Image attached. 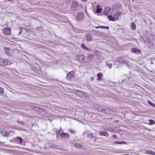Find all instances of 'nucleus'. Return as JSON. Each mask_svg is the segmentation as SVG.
<instances>
[{
    "instance_id": "nucleus-1",
    "label": "nucleus",
    "mask_w": 155,
    "mask_h": 155,
    "mask_svg": "<svg viewBox=\"0 0 155 155\" xmlns=\"http://www.w3.org/2000/svg\"><path fill=\"white\" fill-rule=\"evenodd\" d=\"M100 110L102 112L106 114H108L111 113L115 112L114 110L111 109L109 107L105 106L101 107Z\"/></svg>"
},
{
    "instance_id": "nucleus-2",
    "label": "nucleus",
    "mask_w": 155,
    "mask_h": 155,
    "mask_svg": "<svg viewBox=\"0 0 155 155\" xmlns=\"http://www.w3.org/2000/svg\"><path fill=\"white\" fill-rule=\"evenodd\" d=\"M75 93L77 95L83 99L88 98V94L82 91L76 90L75 91Z\"/></svg>"
},
{
    "instance_id": "nucleus-3",
    "label": "nucleus",
    "mask_w": 155,
    "mask_h": 155,
    "mask_svg": "<svg viewBox=\"0 0 155 155\" xmlns=\"http://www.w3.org/2000/svg\"><path fill=\"white\" fill-rule=\"evenodd\" d=\"M75 72L74 71H72L69 72L67 75V79L68 80L74 81L75 80L74 75Z\"/></svg>"
},
{
    "instance_id": "nucleus-4",
    "label": "nucleus",
    "mask_w": 155,
    "mask_h": 155,
    "mask_svg": "<svg viewBox=\"0 0 155 155\" xmlns=\"http://www.w3.org/2000/svg\"><path fill=\"white\" fill-rule=\"evenodd\" d=\"M84 14L83 12H79L77 14L76 20L78 21H81L84 19Z\"/></svg>"
},
{
    "instance_id": "nucleus-5",
    "label": "nucleus",
    "mask_w": 155,
    "mask_h": 155,
    "mask_svg": "<svg viewBox=\"0 0 155 155\" xmlns=\"http://www.w3.org/2000/svg\"><path fill=\"white\" fill-rule=\"evenodd\" d=\"M119 16L116 13L114 14L113 17L112 16L109 15L107 16V17L109 18V20L112 21H114L115 20H117Z\"/></svg>"
},
{
    "instance_id": "nucleus-6",
    "label": "nucleus",
    "mask_w": 155,
    "mask_h": 155,
    "mask_svg": "<svg viewBox=\"0 0 155 155\" xmlns=\"http://www.w3.org/2000/svg\"><path fill=\"white\" fill-rule=\"evenodd\" d=\"M12 141L15 143L21 144L22 143L23 139L20 137H15L12 140Z\"/></svg>"
},
{
    "instance_id": "nucleus-7",
    "label": "nucleus",
    "mask_w": 155,
    "mask_h": 155,
    "mask_svg": "<svg viewBox=\"0 0 155 155\" xmlns=\"http://www.w3.org/2000/svg\"><path fill=\"white\" fill-rule=\"evenodd\" d=\"M78 2L76 1L73 2L71 6V9L73 11H75L78 9Z\"/></svg>"
},
{
    "instance_id": "nucleus-8",
    "label": "nucleus",
    "mask_w": 155,
    "mask_h": 155,
    "mask_svg": "<svg viewBox=\"0 0 155 155\" xmlns=\"http://www.w3.org/2000/svg\"><path fill=\"white\" fill-rule=\"evenodd\" d=\"M98 135L99 136H104L106 137H108L109 134L105 130H101L100 132L98 133Z\"/></svg>"
},
{
    "instance_id": "nucleus-9",
    "label": "nucleus",
    "mask_w": 155,
    "mask_h": 155,
    "mask_svg": "<svg viewBox=\"0 0 155 155\" xmlns=\"http://www.w3.org/2000/svg\"><path fill=\"white\" fill-rule=\"evenodd\" d=\"M60 137L63 139H65L66 140L69 138L70 137L69 134L68 133H61L59 134Z\"/></svg>"
},
{
    "instance_id": "nucleus-10",
    "label": "nucleus",
    "mask_w": 155,
    "mask_h": 155,
    "mask_svg": "<svg viewBox=\"0 0 155 155\" xmlns=\"http://www.w3.org/2000/svg\"><path fill=\"white\" fill-rule=\"evenodd\" d=\"M111 12V8L109 7H106L104 9V13L105 16H108V14Z\"/></svg>"
},
{
    "instance_id": "nucleus-11",
    "label": "nucleus",
    "mask_w": 155,
    "mask_h": 155,
    "mask_svg": "<svg viewBox=\"0 0 155 155\" xmlns=\"http://www.w3.org/2000/svg\"><path fill=\"white\" fill-rule=\"evenodd\" d=\"M3 32L5 35H9L10 33L11 29L10 28H5L3 29Z\"/></svg>"
},
{
    "instance_id": "nucleus-12",
    "label": "nucleus",
    "mask_w": 155,
    "mask_h": 155,
    "mask_svg": "<svg viewBox=\"0 0 155 155\" xmlns=\"http://www.w3.org/2000/svg\"><path fill=\"white\" fill-rule=\"evenodd\" d=\"M31 109L35 110L37 112H39L42 111V109L40 107L35 106H32L31 107Z\"/></svg>"
},
{
    "instance_id": "nucleus-13",
    "label": "nucleus",
    "mask_w": 155,
    "mask_h": 155,
    "mask_svg": "<svg viewBox=\"0 0 155 155\" xmlns=\"http://www.w3.org/2000/svg\"><path fill=\"white\" fill-rule=\"evenodd\" d=\"M85 37L87 38L86 40L87 42H89L92 41L93 38L92 36L91 35L87 34L86 35Z\"/></svg>"
},
{
    "instance_id": "nucleus-14",
    "label": "nucleus",
    "mask_w": 155,
    "mask_h": 155,
    "mask_svg": "<svg viewBox=\"0 0 155 155\" xmlns=\"http://www.w3.org/2000/svg\"><path fill=\"white\" fill-rule=\"evenodd\" d=\"M131 51L136 54L140 53L141 52V51L140 49H136L134 48H131Z\"/></svg>"
},
{
    "instance_id": "nucleus-15",
    "label": "nucleus",
    "mask_w": 155,
    "mask_h": 155,
    "mask_svg": "<svg viewBox=\"0 0 155 155\" xmlns=\"http://www.w3.org/2000/svg\"><path fill=\"white\" fill-rule=\"evenodd\" d=\"M1 63L4 66H6L8 64V61L7 59H2L1 61Z\"/></svg>"
},
{
    "instance_id": "nucleus-16",
    "label": "nucleus",
    "mask_w": 155,
    "mask_h": 155,
    "mask_svg": "<svg viewBox=\"0 0 155 155\" xmlns=\"http://www.w3.org/2000/svg\"><path fill=\"white\" fill-rule=\"evenodd\" d=\"M97 79L98 81L102 80V78L103 76L102 73L101 72L98 73L97 74Z\"/></svg>"
},
{
    "instance_id": "nucleus-17",
    "label": "nucleus",
    "mask_w": 155,
    "mask_h": 155,
    "mask_svg": "<svg viewBox=\"0 0 155 155\" xmlns=\"http://www.w3.org/2000/svg\"><path fill=\"white\" fill-rule=\"evenodd\" d=\"M100 6L99 5H97V9L96 11V13H97L98 14L101 12L102 10V9L100 8Z\"/></svg>"
},
{
    "instance_id": "nucleus-18",
    "label": "nucleus",
    "mask_w": 155,
    "mask_h": 155,
    "mask_svg": "<svg viewBox=\"0 0 155 155\" xmlns=\"http://www.w3.org/2000/svg\"><path fill=\"white\" fill-rule=\"evenodd\" d=\"M145 153L150 154L151 155H155V152L150 150H146Z\"/></svg>"
},
{
    "instance_id": "nucleus-19",
    "label": "nucleus",
    "mask_w": 155,
    "mask_h": 155,
    "mask_svg": "<svg viewBox=\"0 0 155 155\" xmlns=\"http://www.w3.org/2000/svg\"><path fill=\"white\" fill-rule=\"evenodd\" d=\"M1 135L3 136L6 137L8 136V133H7L5 131H2L1 132Z\"/></svg>"
},
{
    "instance_id": "nucleus-20",
    "label": "nucleus",
    "mask_w": 155,
    "mask_h": 155,
    "mask_svg": "<svg viewBox=\"0 0 155 155\" xmlns=\"http://www.w3.org/2000/svg\"><path fill=\"white\" fill-rule=\"evenodd\" d=\"M74 147L80 149L81 148H82V146L81 145L78 144L77 143H76L74 145Z\"/></svg>"
},
{
    "instance_id": "nucleus-21",
    "label": "nucleus",
    "mask_w": 155,
    "mask_h": 155,
    "mask_svg": "<svg viewBox=\"0 0 155 155\" xmlns=\"http://www.w3.org/2000/svg\"><path fill=\"white\" fill-rule=\"evenodd\" d=\"M81 47L83 49L85 50H86L87 51H89L90 49L89 48H87V47H86L84 43H83L81 45Z\"/></svg>"
},
{
    "instance_id": "nucleus-22",
    "label": "nucleus",
    "mask_w": 155,
    "mask_h": 155,
    "mask_svg": "<svg viewBox=\"0 0 155 155\" xmlns=\"http://www.w3.org/2000/svg\"><path fill=\"white\" fill-rule=\"evenodd\" d=\"M131 26L133 30L135 29L136 28V25L134 23L131 24Z\"/></svg>"
},
{
    "instance_id": "nucleus-23",
    "label": "nucleus",
    "mask_w": 155,
    "mask_h": 155,
    "mask_svg": "<svg viewBox=\"0 0 155 155\" xmlns=\"http://www.w3.org/2000/svg\"><path fill=\"white\" fill-rule=\"evenodd\" d=\"M151 106H153V107H155V104L153 103L150 101H149L147 102Z\"/></svg>"
},
{
    "instance_id": "nucleus-24",
    "label": "nucleus",
    "mask_w": 155,
    "mask_h": 155,
    "mask_svg": "<svg viewBox=\"0 0 155 155\" xmlns=\"http://www.w3.org/2000/svg\"><path fill=\"white\" fill-rule=\"evenodd\" d=\"M88 137L91 138H94V134L92 133H89L88 134Z\"/></svg>"
},
{
    "instance_id": "nucleus-25",
    "label": "nucleus",
    "mask_w": 155,
    "mask_h": 155,
    "mask_svg": "<svg viewBox=\"0 0 155 155\" xmlns=\"http://www.w3.org/2000/svg\"><path fill=\"white\" fill-rule=\"evenodd\" d=\"M149 122H150L149 124L150 125H152L155 124V122L152 120H149Z\"/></svg>"
},
{
    "instance_id": "nucleus-26",
    "label": "nucleus",
    "mask_w": 155,
    "mask_h": 155,
    "mask_svg": "<svg viewBox=\"0 0 155 155\" xmlns=\"http://www.w3.org/2000/svg\"><path fill=\"white\" fill-rule=\"evenodd\" d=\"M4 90L3 88L0 87V95L1 96H2L3 95Z\"/></svg>"
},
{
    "instance_id": "nucleus-27",
    "label": "nucleus",
    "mask_w": 155,
    "mask_h": 155,
    "mask_svg": "<svg viewBox=\"0 0 155 155\" xmlns=\"http://www.w3.org/2000/svg\"><path fill=\"white\" fill-rule=\"evenodd\" d=\"M106 64L110 69L111 68L112 65L111 63L109 64L108 63V62H106Z\"/></svg>"
},
{
    "instance_id": "nucleus-28",
    "label": "nucleus",
    "mask_w": 155,
    "mask_h": 155,
    "mask_svg": "<svg viewBox=\"0 0 155 155\" xmlns=\"http://www.w3.org/2000/svg\"><path fill=\"white\" fill-rule=\"evenodd\" d=\"M68 132H69L71 134H74L75 133V131L72 129H69L68 130Z\"/></svg>"
},
{
    "instance_id": "nucleus-29",
    "label": "nucleus",
    "mask_w": 155,
    "mask_h": 155,
    "mask_svg": "<svg viewBox=\"0 0 155 155\" xmlns=\"http://www.w3.org/2000/svg\"><path fill=\"white\" fill-rule=\"evenodd\" d=\"M93 57V55L91 53L88 54L87 55V58L89 59H91Z\"/></svg>"
},
{
    "instance_id": "nucleus-30",
    "label": "nucleus",
    "mask_w": 155,
    "mask_h": 155,
    "mask_svg": "<svg viewBox=\"0 0 155 155\" xmlns=\"http://www.w3.org/2000/svg\"><path fill=\"white\" fill-rule=\"evenodd\" d=\"M100 28H104V29H109V28L106 26H100Z\"/></svg>"
},
{
    "instance_id": "nucleus-31",
    "label": "nucleus",
    "mask_w": 155,
    "mask_h": 155,
    "mask_svg": "<svg viewBox=\"0 0 155 155\" xmlns=\"http://www.w3.org/2000/svg\"><path fill=\"white\" fill-rule=\"evenodd\" d=\"M61 129V128L59 130H57L55 132L56 133L55 134L56 135H58V133H59L60 132Z\"/></svg>"
},
{
    "instance_id": "nucleus-32",
    "label": "nucleus",
    "mask_w": 155,
    "mask_h": 155,
    "mask_svg": "<svg viewBox=\"0 0 155 155\" xmlns=\"http://www.w3.org/2000/svg\"><path fill=\"white\" fill-rule=\"evenodd\" d=\"M4 49L7 51H9L10 50V49L9 48H8L7 47H5L4 48Z\"/></svg>"
},
{
    "instance_id": "nucleus-33",
    "label": "nucleus",
    "mask_w": 155,
    "mask_h": 155,
    "mask_svg": "<svg viewBox=\"0 0 155 155\" xmlns=\"http://www.w3.org/2000/svg\"><path fill=\"white\" fill-rule=\"evenodd\" d=\"M127 144V143L125 142L124 141H122V142H120V144Z\"/></svg>"
},
{
    "instance_id": "nucleus-34",
    "label": "nucleus",
    "mask_w": 155,
    "mask_h": 155,
    "mask_svg": "<svg viewBox=\"0 0 155 155\" xmlns=\"http://www.w3.org/2000/svg\"><path fill=\"white\" fill-rule=\"evenodd\" d=\"M18 122L20 124H21L22 125H25V123L22 122H19V121H18Z\"/></svg>"
},
{
    "instance_id": "nucleus-35",
    "label": "nucleus",
    "mask_w": 155,
    "mask_h": 155,
    "mask_svg": "<svg viewBox=\"0 0 155 155\" xmlns=\"http://www.w3.org/2000/svg\"><path fill=\"white\" fill-rule=\"evenodd\" d=\"M117 14L118 15V16L122 14V13L121 12H117Z\"/></svg>"
},
{
    "instance_id": "nucleus-36",
    "label": "nucleus",
    "mask_w": 155,
    "mask_h": 155,
    "mask_svg": "<svg viewBox=\"0 0 155 155\" xmlns=\"http://www.w3.org/2000/svg\"><path fill=\"white\" fill-rule=\"evenodd\" d=\"M127 61H123V63L127 65V66H128V64H127Z\"/></svg>"
},
{
    "instance_id": "nucleus-37",
    "label": "nucleus",
    "mask_w": 155,
    "mask_h": 155,
    "mask_svg": "<svg viewBox=\"0 0 155 155\" xmlns=\"http://www.w3.org/2000/svg\"><path fill=\"white\" fill-rule=\"evenodd\" d=\"M112 137L113 138H116V139H117V136H116V135H113L112 136Z\"/></svg>"
},
{
    "instance_id": "nucleus-38",
    "label": "nucleus",
    "mask_w": 155,
    "mask_h": 155,
    "mask_svg": "<svg viewBox=\"0 0 155 155\" xmlns=\"http://www.w3.org/2000/svg\"><path fill=\"white\" fill-rule=\"evenodd\" d=\"M114 143L115 144H120V142L119 141H116Z\"/></svg>"
},
{
    "instance_id": "nucleus-39",
    "label": "nucleus",
    "mask_w": 155,
    "mask_h": 155,
    "mask_svg": "<svg viewBox=\"0 0 155 155\" xmlns=\"http://www.w3.org/2000/svg\"><path fill=\"white\" fill-rule=\"evenodd\" d=\"M100 26H97L95 27V28L97 29H98L99 28H100Z\"/></svg>"
},
{
    "instance_id": "nucleus-40",
    "label": "nucleus",
    "mask_w": 155,
    "mask_h": 155,
    "mask_svg": "<svg viewBox=\"0 0 155 155\" xmlns=\"http://www.w3.org/2000/svg\"><path fill=\"white\" fill-rule=\"evenodd\" d=\"M91 81H94V79L93 78H91Z\"/></svg>"
},
{
    "instance_id": "nucleus-41",
    "label": "nucleus",
    "mask_w": 155,
    "mask_h": 155,
    "mask_svg": "<svg viewBox=\"0 0 155 155\" xmlns=\"http://www.w3.org/2000/svg\"><path fill=\"white\" fill-rule=\"evenodd\" d=\"M96 139H97V138L95 137V139L93 141L95 142L96 140Z\"/></svg>"
},
{
    "instance_id": "nucleus-42",
    "label": "nucleus",
    "mask_w": 155,
    "mask_h": 155,
    "mask_svg": "<svg viewBox=\"0 0 155 155\" xmlns=\"http://www.w3.org/2000/svg\"><path fill=\"white\" fill-rule=\"evenodd\" d=\"M81 1L82 2H86L87 1V0H81Z\"/></svg>"
},
{
    "instance_id": "nucleus-43",
    "label": "nucleus",
    "mask_w": 155,
    "mask_h": 155,
    "mask_svg": "<svg viewBox=\"0 0 155 155\" xmlns=\"http://www.w3.org/2000/svg\"><path fill=\"white\" fill-rule=\"evenodd\" d=\"M57 135L56 137H57V138H58V135Z\"/></svg>"
}]
</instances>
